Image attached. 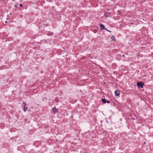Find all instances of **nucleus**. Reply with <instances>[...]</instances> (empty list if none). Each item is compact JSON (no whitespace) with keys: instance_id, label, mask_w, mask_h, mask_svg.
I'll return each instance as SVG.
<instances>
[{"instance_id":"obj_1","label":"nucleus","mask_w":153,"mask_h":153,"mask_svg":"<svg viewBox=\"0 0 153 153\" xmlns=\"http://www.w3.org/2000/svg\"><path fill=\"white\" fill-rule=\"evenodd\" d=\"M144 83L141 82H137V86L139 88H143Z\"/></svg>"},{"instance_id":"obj_2","label":"nucleus","mask_w":153,"mask_h":153,"mask_svg":"<svg viewBox=\"0 0 153 153\" xmlns=\"http://www.w3.org/2000/svg\"><path fill=\"white\" fill-rule=\"evenodd\" d=\"M120 92L118 90H116L115 91V94L116 96H119L120 94Z\"/></svg>"},{"instance_id":"obj_3","label":"nucleus","mask_w":153,"mask_h":153,"mask_svg":"<svg viewBox=\"0 0 153 153\" xmlns=\"http://www.w3.org/2000/svg\"><path fill=\"white\" fill-rule=\"evenodd\" d=\"M52 111L54 113H55L58 112V110L55 107H54L52 108Z\"/></svg>"},{"instance_id":"obj_4","label":"nucleus","mask_w":153,"mask_h":153,"mask_svg":"<svg viewBox=\"0 0 153 153\" xmlns=\"http://www.w3.org/2000/svg\"><path fill=\"white\" fill-rule=\"evenodd\" d=\"M100 28L101 30H103L105 29L104 28L105 26L104 25H102L101 23H100Z\"/></svg>"},{"instance_id":"obj_5","label":"nucleus","mask_w":153,"mask_h":153,"mask_svg":"<svg viewBox=\"0 0 153 153\" xmlns=\"http://www.w3.org/2000/svg\"><path fill=\"white\" fill-rule=\"evenodd\" d=\"M27 107L25 106V105H24L23 106V110L24 112H25L27 109Z\"/></svg>"},{"instance_id":"obj_6","label":"nucleus","mask_w":153,"mask_h":153,"mask_svg":"<svg viewBox=\"0 0 153 153\" xmlns=\"http://www.w3.org/2000/svg\"><path fill=\"white\" fill-rule=\"evenodd\" d=\"M106 100L105 99H102V101L104 103H106Z\"/></svg>"},{"instance_id":"obj_7","label":"nucleus","mask_w":153,"mask_h":153,"mask_svg":"<svg viewBox=\"0 0 153 153\" xmlns=\"http://www.w3.org/2000/svg\"><path fill=\"white\" fill-rule=\"evenodd\" d=\"M47 35L49 36H52L53 35V34L52 33L48 32L47 33Z\"/></svg>"},{"instance_id":"obj_8","label":"nucleus","mask_w":153,"mask_h":153,"mask_svg":"<svg viewBox=\"0 0 153 153\" xmlns=\"http://www.w3.org/2000/svg\"><path fill=\"white\" fill-rule=\"evenodd\" d=\"M111 39L112 40V41H115V38L114 36H112L111 37Z\"/></svg>"},{"instance_id":"obj_9","label":"nucleus","mask_w":153,"mask_h":153,"mask_svg":"<svg viewBox=\"0 0 153 153\" xmlns=\"http://www.w3.org/2000/svg\"><path fill=\"white\" fill-rule=\"evenodd\" d=\"M23 103L24 104V105H25V106L26 105V103L25 102H23Z\"/></svg>"},{"instance_id":"obj_10","label":"nucleus","mask_w":153,"mask_h":153,"mask_svg":"<svg viewBox=\"0 0 153 153\" xmlns=\"http://www.w3.org/2000/svg\"><path fill=\"white\" fill-rule=\"evenodd\" d=\"M106 102L108 103H110V101L109 100H106Z\"/></svg>"},{"instance_id":"obj_11","label":"nucleus","mask_w":153,"mask_h":153,"mask_svg":"<svg viewBox=\"0 0 153 153\" xmlns=\"http://www.w3.org/2000/svg\"><path fill=\"white\" fill-rule=\"evenodd\" d=\"M59 101V100H58V98H56V102H58Z\"/></svg>"},{"instance_id":"obj_12","label":"nucleus","mask_w":153,"mask_h":153,"mask_svg":"<svg viewBox=\"0 0 153 153\" xmlns=\"http://www.w3.org/2000/svg\"><path fill=\"white\" fill-rule=\"evenodd\" d=\"M15 8H17V5H15Z\"/></svg>"},{"instance_id":"obj_13","label":"nucleus","mask_w":153,"mask_h":153,"mask_svg":"<svg viewBox=\"0 0 153 153\" xmlns=\"http://www.w3.org/2000/svg\"><path fill=\"white\" fill-rule=\"evenodd\" d=\"M20 7H22V4H20Z\"/></svg>"},{"instance_id":"obj_14","label":"nucleus","mask_w":153,"mask_h":153,"mask_svg":"<svg viewBox=\"0 0 153 153\" xmlns=\"http://www.w3.org/2000/svg\"><path fill=\"white\" fill-rule=\"evenodd\" d=\"M123 57H124V56H124V55H123Z\"/></svg>"},{"instance_id":"obj_15","label":"nucleus","mask_w":153,"mask_h":153,"mask_svg":"<svg viewBox=\"0 0 153 153\" xmlns=\"http://www.w3.org/2000/svg\"><path fill=\"white\" fill-rule=\"evenodd\" d=\"M10 15H11V14H12V13H10Z\"/></svg>"},{"instance_id":"obj_16","label":"nucleus","mask_w":153,"mask_h":153,"mask_svg":"<svg viewBox=\"0 0 153 153\" xmlns=\"http://www.w3.org/2000/svg\"><path fill=\"white\" fill-rule=\"evenodd\" d=\"M5 23H7V21H5Z\"/></svg>"},{"instance_id":"obj_17","label":"nucleus","mask_w":153,"mask_h":153,"mask_svg":"<svg viewBox=\"0 0 153 153\" xmlns=\"http://www.w3.org/2000/svg\"><path fill=\"white\" fill-rule=\"evenodd\" d=\"M121 153H123V152H121Z\"/></svg>"}]
</instances>
